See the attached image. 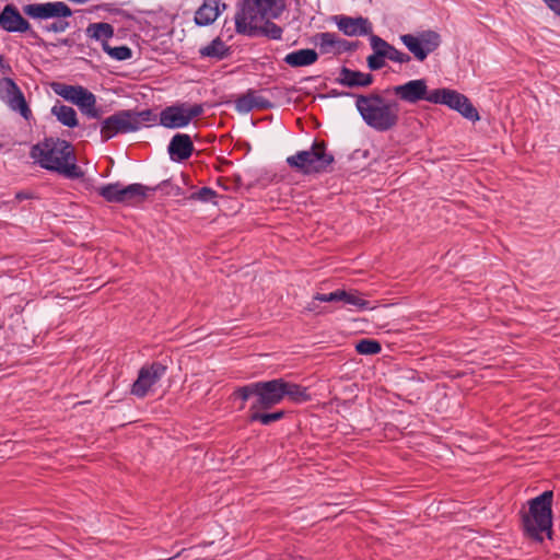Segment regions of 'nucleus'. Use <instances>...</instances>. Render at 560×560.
Returning <instances> with one entry per match:
<instances>
[{"mask_svg":"<svg viewBox=\"0 0 560 560\" xmlns=\"http://www.w3.org/2000/svg\"><path fill=\"white\" fill-rule=\"evenodd\" d=\"M257 389H258L257 382L250 383V384H247L245 386H241V387L235 388V390L233 392L232 396L234 398H238L243 402H245L252 396H255L256 398H258V390Z\"/></svg>","mask_w":560,"mask_h":560,"instance_id":"38","label":"nucleus"},{"mask_svg":"<svg viewBox=\"0 0 560 560\" xmlns=\"http://www.w3.org/2000/svg\"><path fill=\"white\" fill-rule=\"evenodd\" d=\"M399 38L413 57L421 62L442 43L441 35L433 30L421 31L417 34H404Z\"/></svg>","mask_w":560,"mask_h":560,"instance_id":"7","label":"nucleus"},{"mask_svg":"<svg viewBox=\"0 0 560 560\" xmlns=\"http://www.w3.org/2000/svg\"><path fill=\"white\" fill-rule=\"evenodd\" d=\"M357 95L358 94H354L352 92H346V91H338V90H330L326 96L328 97H340V96H350V97H355L357 98Z\"/></svg>","mask_w":560,"mask_h":560,"instance_id":"46","label":"nucleus"},{"mask_svg":"<svg viewBox=\"0 0 560 560\" xmlns=\"http://www.w3.org/2000/svg\"><path fill=\"white\" fill-rule=\"evenodd\" d=\"M160 125L168 129L183 128L189 125L186 115V103L166 106L159 116Z\"/></svg>","mask_w":560,"mask_h":560,"instance_id":"17","label":"nucleus"},{"mask_svg":"<svg viewBox=\"0 0 560 560\" xmlns=\"http://www.w3.org/2000/svg\"><path fill=\"white\" fill-rule=\"evenodd\" d=\"M284 398L293 404H303L312 399L308 388L284 380Z\"/></svg>","mask_w":560,"mask_h":560,"instance_id":"29","label":"nucleus"},{"mask_svg":"<svg viewBox=\"0 0 560 560\" xmlns=\"http://www.w3.org/2000/svg\"><path fill=\"white\" fill-rule=\"evenodd\" d=\"M260 21L258 10L255 9L253 0H243L237 4V10L234 16L235 32L240 35L248 36Z\"/></svg>","mask_w":560,"mask_h":560,"instance_id":"14","label":"nucleus"},{"mask_svg":"<svg viewBox=\"0 0 560 560\" xmlns=\"http://www.w3.org/2000/svg\"><path fill=\"white\" fill-rule=\"evenodd\" d=\"M132 115H133L132 116L133 119H136L137 121H140V125L143 121H151V120L155 119V115L153 114V112L151 109H144V110H141V112L132 110Z\"/></svg>","mask_w":560,"mask_h":560,"instance_id":"44","label":"nucleus"},{"mask_svg":"<svg viewBox=\"0 0 560 560\" xmlns=\"http://www.w3.org/2000/svg\"><path fill=\"white\" fill-rule=\"evenodd\" d=\"M33 198H34V195L27 190H21L15 194V200L19 202L23 201V200L33 199Z\"/></svg>","mask_w":560,"mask_h":560,"instance_id":"48","label":"nucleus"},{"mask_svg":"<svg viewBox=\"0 0 560 560\" xmlns=\"http://www.w3.org/2000/svg\"><path fill=\"white\" fill-rule=\"evenodd\" d=\"M334 162L335 158L327 152V143L323 140H315L310 150L287 158L288 165L304 175L326 173Z\"/></svg>","mask_w":560,"mask_h":560,"instance_id":"4","label":"nucleus"},{"mask_svg":"<svg viewBox=\"0 0 560 560\" xmlns=\"http://www.w3.org/2000/svg\"><path fill=\"white\" fill-rule=\"evenodd\" d=\"M120 187L121 184L119 182L104 185L97 188V192L102 196L107 202H120Z\"/></svg>","mask_w":560,"mask_h":560,"instance_id":"34","label":"nucleus"},{"mask_svg":"<svg viewBox=\"0 0 560 560\" xmlns=\"http://www.w3.org/2000/svg\"><path fill=\"white\" fill-rule=\"evenodd\" d=\"M267 91L272 97H281V96L288 94L289 92H295L296 89L294 86H292L290 89H282L279 86H275V88L268 89Z\"/></svg>","mask_w":560,"mask_h":560,"instance_id":"45","label":"nucleus"},{"mask_svg":"<svg viewBox=\"0 0 560 560\" xmlns=\"http://www.w3.org/2000/svg\"><path fill=\"white\" fill-rule=\"evenodd\" d=\"M220 14V0H205L195 12L194 22L198 26H209Z\"/></svg>","mask_w":560,"mask_h":560,"instance_id":"21","label":"nucleus"},{"mask_svg":"<svg viewBox=\"0 0 560 560\" xmlns=\"http://www.w3.org/2000/svg\"><path fill=\"white\" fill-rule=\"evenodd\" d=\"M166 370L167 366L160 361L143 365L131 386V394L138 398H144L151 387L164 376Z\"/></svg>","mask_w":560,"mask_h":560,"instance_id":"11","label":"nucleus"},{"mask_svg":"<svg viewBox=\"0 0 560 560\" xmlns=\"http://www.w3.org/2000/svg\"><path fill=\"white\" fill-rule=\"evenodd\" d=\"M131 109L117 110L100 124V133L103 142H106L119 133L135 132L140 129V121L132 117Z\"/></svg>","mask_w":560,"mask_h":560,"instance_id":"9","label":"nucleus"},{"mask_svg":"<svg viewBox=\"0 0 560 560\" xmlns=\"http://www.w3.org/2000/svg\"><path fill=\"white\" fill-rule=\"evenodd\" d=\"M50 86L58 96L78 106L86 117L97 120L102 118L104 110L96 105V96L86 88L62 82H52Z\"/></svg>","mask_w":560,"mask_h":560,"instance_id":"6","label":"nucleus"},{"mask_svg":"<svg viewBox=\"0 0 560 560\" xmlns=\"http://www.w3.org/2000/svg\"><path fill=\"white\" fill-rule=\"evenodd\" d=\"M86 34L95 40H106L114 36V27L106 22L91 23L86 28Z\"/></svg>","mask_w":560,"mask_h":560,"instance_id":"30","label":"nucleus"},{"mask_svg":"<svg viewBox=\"0 0 560 560\" xmlns=\"http://www.w3.org/2000/svg\"><path fill=\"white\" fill-rule=\"evenodd\" d=\"M258 398L253 402V408L268 410L284 399V378H273L257 382Z\"/></svg>","mask_w":560,"mask_h":560,"instance_id":"12","label":"nucleus"},{"mask_svg":"<svg viewBox=\"0 0 560 560\" xmlns=\"http://www.w3.org/2000/svg\"><path fill=\"white\" fill-rule=\"evenodd\" d=\"M149 190L150 191L162 190L166 195H173V196H176V197L183 195V189L178 185L172 184V182L170 179L162 180L155 187H152V188L150 187Z\"/></svg>","mask_w":560,"mask_h":560,"instance_id":"40","label":"nucleus"},{"mask_svg":"<svg viewBox=\"0 0 560 560\" xmlns=\"http://www.w3.org/2000/svg\"><path fill=\"white\" fill-rule=\"evenodd\" d=\"M86 128L89 129V135H90L92 131H96L97 128H100V124L94 122V124L89 125Z\"/></svg>","mask_w":560,"mask_h":560,"instance_id":"52","label":"nucleus"},{"mask_svg":"<svg viewBox=\"0 0 560 560\" xmlns=\"http://www.w3.org/2000/svg\"><path fill=\"white\" fill-rule=\"evenodd\" d=\"M377 40L381 44L380 46L383 52L386 55V59L398 63H408L411 60L410 55L398 50L395 46H393L378 35Z\"/></svg>","mask_w":560,"mask_h":560,"instance_id":"31","label":"nucleus"},{"mask_svg":"<svg viewBox=\"0 0 560 560\" xmlns=\"http://www.w3.org/2000/svg\"><path fill=\"white\" fill-rule=\"evenodd\" d=\"M360 42H349L347 39L338 38L337 52L354 51L358 49Z\"/></svg>","mask_w":560,"mask_h":560,"instance_id":"42","label":"nucleus"},{"mask_svg":"<svg viewBox=\"0 0 560 560\" xmlns=\"http://www.w3.org/2000/svg\"><path fill=\"white\" fill-rule=\"evenodd\" d=\"M2 328H3V324L0 323V329H2Z\"/></svg>","mask_w":560,"mask_h":560,"instance_id":"55","label":"nucleus"},{"mask_svg":"<svg viewBox=\"0 0 560 560\" xmlns=\"http://www.w3.org/2000/svg\"><path fill=\"white\" fill-rule=\"evenodd\" d=\"M341 302L346 304L353 305L359 310H368L370 308V302L362 299L358 291H346L341 290Z\"/></svg>","mask_w":560,"mask_h":560,"instance_id":"36","label":"nucleus"},{"mask_svg":"<svg viewBox=\"0 0 560 560\" xmlns=\"http://www.w3.org/2000/svg\"><path fill=\"white\" fill-rule=\"evenodd\" d=\"M203 114V105L202 104H194L189 106L186 103V115L188 121L190 122L194 118L200 117Z\"/></svg>","mask_w":560,"mask_h":560,"instance_id":"43","label":"nucleus"},{"mask_svg":"<svg viewBox=\"0 0 560 560\" xmlns=\"http://www.w3.org/2000/svg\"><path fill=\"white\" fill-rule=\"evenodd\" d=\"M58 44L61 45V46H67V47H71L73 45V40L71 38H59L58 39Z\"/></svg>","mask_w":560,"mask_h":560,"instance_id":"50","label":"nucleus"},{"mask_svg":"<svg viewBox=\"0 0 560 560\" xmlns=\"http://www.w3.org/2000/svg\"><path fill=\"white\" fill-rule=\"evenodd\" d=\"M318 54L315 49L304 48L289 52L283 61L292 68L307 67L315 63Z\"/></svg>","mask_w":560,"mask_h":560,"instance_id":"23","label":"nucleus"},{"mask_svg":"<svg viewBox=\"0 0 560 560\" xmlns=\"http://www.w3.org/2000/svg\"><path fill=\"white\" fill-rule=\"evenodd\" d=\"M546 5L558 15L560 11V0H542Z\"/></svg>","mask_w":560,"mask_h":560,"instance_id":"47","label":"nucleus"},{"mask_svg":"<svg viewBox=\"0 0 560 560\" xmlns=\"http://www.w3.org/2000/svg\"><path fill=\"white\" fill-rule=\"evenodd\" d=\"M248 30L252 31L248 37L264 36L268 39L280 40L283 35V28L269 19L264 21L261 25Z\"/></svg>","mask_w":560,"mask_h":560,"instance_id":"25","label":"nucleus"},{"mask_svg":"<svg viewBox=\"0 0 560 560\" xmlns=\"http://www.w3.org/2000/svg\"><path fill=\"white\" fill-rule=\"evenodd\" d=\"M314 40L316 44H319V49L322 54H326L329 51L330 47H336L338 45V38L335 33H317L314 36Z\"/></svg>","mask_w":560,"mask_h":560,"instance_id":"35","label":"nucleus"},{"mask_svg":"<svg viewBox=\"0 0 560 560\" xmlns=\"http://www.w3.org/2000/svg\"><path fill=\"white\" fill-rule=\"evenodd\" d=\"M228 183H229V178H226V177H219L217 179L218 186L222 187L224 190L230 189V186L228 185Z\"/></svg>","mask_w":560,"mask_h":560,"instance_id":"49","label":"nucleus"},{"mask_svg":"<svg viewBox=\"0 0 560 560\" xmlns=\"http://www.w3.org/2000/svg\"><path fill=\"white\" fill-rule=\"evenodd\" d=\"M370 45L373 50V54L368 56L366 65L371 71H377L385 67L386 55L383 52L381 48V44L377 40V35L371 34L370 36Z\"/></svg>","mask_w":560,"mask_h":560,"instance_id":"28","label":"nucleus"},{"mask_svg":"<svg viewBox=\"0 0 560 560\" xmlns=\"http://www.w3.org/2000/svg\"><path fill=\"white\" fill-rule=\"evenodd\" d=\"M31 156L37 160L43 168L66 178L79 179L84 176V172L77 165L74 148L67 140L45 138L43 142L32 147Z\"/></svg>","mask_w":560,"mask_h":560,"instance_id":"1","label":"nucleus"},{"mask_svg":"<svg viewBox=\"0 0 560 560\" xmlns=\"http://www.w3.org/2000/svg\"><path fill=\"white\" fill-rule=\"evenodd\" d=\"M167 150L172 161L180 163L191 156L195 147L189 135L176 133L171 139Z\"/></svg>","mask_w":560,"mask_h":560,"instance_id":"19","label":"nucleus"},{"mask_svg":"<svg viewBox=\"0 0 560 560\" xmlns=\"http://www.w3.org/2000/svg\"><path fill=\"white\" fill-rule=\"evenodd\" d=\"M432 100L433 104L446 105L472 122L480 119L479 113L470 100L456 90L446 88L435 89Z\"/></svg>","mask_w":560,"mask_h":560,"instance_id":"8","label":"nucleus"},{"mask_svg":"<svg viewBox=\"0 0 560 560\" xmlns=\"http://www.w3.org/2000/svg\"><path fill=\"white\" fill-rule=\"evenodd\" d=\"M150 187L141 184H130L120 187V202L119 203H132L143 200L148 196Z\"/></svg>","mask_w":560,"mask_h":560,"instance_id":"26","label":"nucleus"},{"mask_svg":"<svg viewBox=\"0 0 560 560\" xmlns=\"http://www.w3.org/2000/svg\"><path fill=\"white\" fill-rule=\"evenodd\" d=\"M253 2L258 10L260 21L278 19L285 10L284 0H253Z\"/></svg>","mask_w":560,"mask_h":560,"instance_id":"22","label":"nucleus"},{"mask_svg":"<svg viewBox=\"0 0 560 560\" xmlns=\"http://www.w3.org/2000/svg\"><path fill=\"white\" fill-rule=\"evenodd\" d=\"M1 84L7 93L9 106L19 112L23 118L28 119L32 116V110L20 86L11 78H3Z\"/></svg>","mask_w":560,"mask_h":560,"instance_id":"15","label":"nucleus"},{"mask_svg":"<svg viewBox=\"0 0 560 560\" xmlns=\"http://www.w3.org/2000/svg\"><path fill=\"white\" fill-rule=\"evenodd\" d=\"M271 413H272L275 422H276V421H279V420L283 419L287 412L284 410H277V411L271 412Z\"/></svg>","mask_w":560,"mask_h":560,"instance_id":"51","label":"nucleus"},{"mask_svg":"<svg viewBox=\"0 0 560 560\" xmlns=\"http://www.w3.org/2000/svg\"><path fill=\"white\" fill-rule=\"evenodd\" d=\"M102 48L110 58L118 61L128 60L132 57L131 48L126 45L112 47L107 40H103Z\"/></svg>","mask_w":560,"mask_h":560,"instance_id":"32","label":"nucleus"},{"mask_svg":"<svg viewBox=\"0 0 560 560\" xmlns=\"http://www.w3.org/2000/svg\"><path fill=\"white\" fill-rule=\"evenodd\" d=\"M0 26L8 33H26L30 37L35 39L38 45L45 44L38 33L32 28L30 22L12 3L3 7L0 18Z\"/></svg>","mask_w":560,"mask_h":560,"instance_id":"10","label":"nucleus"},{"mask_svg":"<svg viewBox=\"0 0 560 560\" xmlns=\"http://www.w3.org/2000/svg\"><path fill=\"white\" fill-rule=\"evenodd\" d=\"M261 408H253V405L249 407V415H248V421L252 422H259L262 425H269L272 422H275L273 416L271 412H262Z\"/></svg>","mask_w":560,"mask_h":560,"instance_id":"37","label":"nucleus"},{"mask_svg":"<svg viewBox=\"0 0 560 560\" xmlns=\"http://www.w3.org/2000/svg\"><path fill=\"white\" fill-rule=\"evenodd\" d=\"M231 54V47L226 46L221 37H215L209 45L199 49L201 58L207 57L218 61L229 58Z\"/></svg>","mask_w":560,"mask_h":560,"instance_id":"24","label":"nucleus"},{"mask_svg":"<svg viewBox=\"0 0 560 560\" xmlns=\"http://www.w3.org/2000/svg\"><path fill=\"white\" fill-rule=\"evenodd\" d=\"M355 107L363 121L378 132L389 131L399 122L398 101L385 98L377 91L357 95Z\"/></svg>","mask_w":560,"mask_h":560,"instance_id":"2","label":"nucleus"},{"mask_svg":"<svg viewBox=\"0 0 560 560\" xmlns=\"http://www.w3.org/2000/svg\"><path fill=\"white\" fill-rule=\"evenodd\" d=\"M228 8V4L224 3V2H220V10H221V13Z\"/></svg>","mask_w":560,"mask_h":560,"instance_id":"54","label":"nucleus"},{"mask_svg":"<svg viewBox=\"0 0 560 560\" xmlns=\"http://www.w3.org/2000/svg\"><path fill=\"white\" fill-rule=\"evenodd\" d=\"M270 100L261 96L254 89H248L244 94L235 100V108L240 113L247 114L254 109L267 110L273 108Z\"/></svg>","mask_w":560,"mask_h":560,"instance_id":"16","label":"nucleus"},{"mask_svg":"<svg viewBox=\"0 0 560 560\" xmlns=\"http://www.w3.org/2000/svg\"><path fill=\"white\" fill-rule=\"evenodd\" d=\"M336 83L347 86L349 89L368 88L373 84L374 75L372 73L352 70L347 67H341L339 77L336 78Z\"/></svg>","mask_w":560,"mask_h":560,"instance_id":"20","label":"nucleus"},{"mask_svg":"<svg viewBox=\"0 0 560 560\" xmlns=\"http://www.w3.org/2000/svg\"><path fill=\"white\" fill-rule=\"evenodd\" d=\"M234 183L236 187H240L242 185V177L241 175H234Z\"/></svg>","mask_w":560,"mask_h":560,"instance_id":"53","label":"nucleus"},{"mask_svg":"<svg viewBox=\"0 0 560 560\" xmlns=\"http://www.w3.org/2000/svg\"><path fill=\"white\" fill-rule=\"evenodd\" d=\"M51 114L60 124L68 128H75L79 126L77 112L71 106H67L58 102L52 106Z\"/></svg>","mask_w":560,"mask_h":560,"instance_id":"27","label":"nucleus"},{"mask_svg":"<svg viewBox=\"0 0 560 560\" xmlns=\"http://www.w3.org/2000/svg\"><path fill=\"white\" fill-rule=\"evenodd\" d=\"M392 91L400 101L416 104L420 101L433 103L434 90L429 91L424 79L410 80L404 84L395 85L385 92Z\"/></svg>","mask_w":560,"mask_h":560,"instance_id":"13","label":"nucleus"},{"mask_svg":"<svg viewBox=\"0 0 560 560\" xmlns=\"http://www.w3.org/2000/svg\"><path fill=\"white\" fill-rule=\"evenodd\" d=\"M338 28L347 36H358L372 34V25L366 18H351L347 15H336L334 18Z\"/></svg>","mask_w":560,"mask_h":560,"instance_id":"18","label":"nucleus"},{"mask_svg":"<svg viewBox=\"0 0 560 560\" xmlns=\"http://www.w3.org/2000/svg\"><path fill=\"white\" fill-rule=\"evenodd\" d=\"M218 194L215 190H213L210 187H201L199 190L190 194L188 197V200H198L201 202H213L217 205V201L214 199L217 198Z\"/></svg>","mask_w":560,"mask_h":560,"instance_id":"39","label":"nucleus"},{"mask_svg":"<svg viewBox=\"0 0 560 560\" xmlns=\"http://www.w3.org/2000/svg\"><path fill=\"white\" fill-rule=\"evenodd\" d=\"M355 351L363 355H374L382 351V345L376 339L363 338L355 343Z\"/></svg>","mask_w":560,"mask_h":560,"instance_id":"33","label":"nucleus"},{"mask_svg":"<svg viewBox=\"0 0 560 560\" xmlns=\"http://www.w3.org/2000/svg\"><path fill=\"white\" fill-rule=\"evenodd\" d=\"M553 491L546 490L539 495L528 500V510L521 511V525L526 538L536 541H544V534L552 539L553 530Z\"/></svg>","mask_w":560,"mask_h":560,"instance_id":"3","label":"nucleus"},{"mask_svg":"<svg viewBox=\"0 0 560 560\" xmlns=\"http://www.w3.org/2000/svg\"><path fill=\"white\" fill-rule=\"evenodd\" d=\"M314 300L319 302H339L341 301V290H336L330 293H317Z\"/></svg>","mask_w":560,"mask_h":560,"instance_id":"41","label":"nucleus"},{"mask_svg":"<svg viewBox=\"0 0 560 560\" xmlns=\"http://www.w3.org/2000/svg\"><path fill=\"white\" fill-rule=\"evenodd\" d=\"M2 59H3V57H2V56H0V62L2 61Z\"/></svg>","mask_w":560,"mask_h":560,"instance_id":"56","label":"nucleus"},{"mask_svg":"<svg viewBox=\"0 0 560 560\" xmlns=\"http://www.w3.org/2000/svg\"><path fill=\"white\" fill-rule=\"evenodd\" d=\"M23 13L30 19L45 21L55 19L50 24L43 26V31L48 33H62L70 23L66 19L72 16L73 11L62 1L30 3L23 7Z\"/></svg>","mask_w":560,"mask_h":560,"instance_id":"5","label":"nucleus"}]
</instances>
